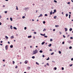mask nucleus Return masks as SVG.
Returning a JSON list of instances; mask_svg holds the SVG:
<instances>
[{"label": "nucleus", "mask_w": 73, "mask_h": 73, "mask_svg": "<svg viewBox=\"0 0 73 73\" xmlns=\"http://www.w3.org/2000/svg\"><path fill=\"white\" fill-rule=\"evenodd\" d=\"M38 53V51L37 50H35L33 52V54H35Z\"/></svg>", "instance_id": "nucleus-1"}, {"label": "nucleus", "mask_w": 73, "mask_h": 73, "mask_svg": "<svg viewBox=\"0 0 73 73\" xmlns=\"http://www.w3.org/2000/svg\"><path fill=\"white\" fill-rule=\"evenodd\" d=\"M5 49L6 50H7L8 49V45H7L5 47Z\"/></svg>", "instance_id": "nucleus-2"}, {"label": "nucleus", "mask_w": 73, "mask_h": 73, "mask_svg": "<svg viewBox=\"0 0 73 73\" xmlns=\"http://www.w3.org/2000/svg\"><path fill=\"white\" fill-rule=\"evenodd\" d=\"M50 15H52V11H51L50 12Z\"/></svg>", "instance_id": "nucleus-3"}, {"label": "nucleus", "mask_w": 73, "mask_h": 73, "mask_svg": "<svg viewBox=\"0 0 73 73\" xmlns=\"http://www.w3.org/2000/svg\"><path fill=\"white\" fill-rule=\"evenodd\" d=\"M42 14H40V16L38 17H42Z\"/></svg>", "instance_id": "nucleus-4"}, {"label": "nucleus", "mask_w": 73, "mask_h": 73, "mask_svg": "<svg viewBox=\"0 0 73 73\" xmlns=\"http://www.w3.org/2000/svg\"><path fill=\"white\" fill-rule=\"evenodd\" d=\"M28 38H32V36L31 35L29 36H28Z\"/></svg>", "instance_id": "nucleus-5"}, {"label": "nucleus", "mask_w": 73, "mask_h": 73, "mask_svg": "<svg viewBox=\"0 0 73 73\" xmlns=\"http://www.w3.org/2000/svg\"><path fill=\"white\" fill-rule=\"evenodd\" d=\"M65 32H66L67 31H68V29L66 28H65Z\"/></svg>", "instance_id": "nucleus-6"}, {"label": "nucleus", "mask_w": 73, "mask_h": 73, "mask_svg": "<svg viewBox=\"0 0 73 73\" xmlns=\"http://www.w3.org/2000/svg\"><path fill=\"white\" fill-rule=\"evenodd\" d=\"M14 38V36H11V39H12V38Z\"/></svg>", "instance_id": "nucleus-7"}, {"label": "nucleus", "mask_w": 73, "mask_h": 73, "mask_svg": "<svg viewBox=\"0 0 73 73\" xmlns=\"http://www.w3.org/2000/svg\"><path fill=\"white\" fill-rule=\"evenodd\" d=\"M27 62H28V61L27 60H26L25 61V63L26 64H27Z\"/></svg>", "instance_id": "nucleus-8"}, {"label": "nucleus", "mask_w": 73, "mask_h": 73, "mask_svg": "<svg viewBox=\"0 0 73 73\" xmlns=\"http://www.w3.org/2000/svg\"><path fill=\"white\" fill-rule=\"evenodd\" d=\"M40 35H41V36H45V34H41Z\"/></svg>", "instance_id": "nucleus-9"}, {"label": "nucleus", "mask_w": 73, "mask_h": 73, "mask_svg": "<svg viewBox=\"0 0 73 73\" xmlns=\"http://www.w3.org/2000/svg\"><path fill=\"white\" fill-rule=\"evenodd\" d=\"M55 27H56V28H57L58 27H59V25H56Z\"/></svg>", "instance_id": "nucleus-10"}, {"label": "nucleus", "mask_w": 73, "mask_h": 73, "mask_svg": "<svg viewBox=\"0 0 73 73\" xmlns=\"http://www.w3.org/2000/svg\"><path fill=\"white\" fill-rule=\"evenodd\" d=\"M13 29H15L16 30H17V28L15 27H14Z\"/></svg>", "instance_id": "nucleus-11"}, {"label": "nucleus", "mask_w": 73, "mask_h": 73, "mask_svg": "<svg viewBox=\"0 0 73 73\" xmlns=\"http://www.w3.org/2000/svg\"><path fill=\"white\" fill-rule=\"evenodd\" d=\"M44 44H45V42H43L41 43V44L42 45H44Z\"/></svg>", "instance_id": "nucleus-12"}, {"label": "nucleus", "mask_w": 73, "mask_h": 73, "mask_svg": "<svg viewBox=\"0 0 73 73\" xmlns=\"http://www.w3.org/2000/svg\"><path fill=\"white\" fill-rule=\"evenodd\" d=\"M12 28H13V27L12 26V25H11L10 26V28L11 29H12Z\"/></svg>", "instance_id": "nucleus-13"}, {"label": "nucleus", "mask_w": 73, "mask_h": 73, "mask_svg": "<svg viewBox=\"0 0 73 73\" xmlns=\"http://www.w3.org/2000/svg\"><path fill=\"white\" fill-rule=\"evenodd\" d=\"M10 46V48H13V45H11Z\"/></svg>", "instance_id": "nucleus-14"}, {"label": "nucleus", "mask_w": 73, "mask_h": 73, "mask_svg": "<svg viewBox=\"0 0 73 73\" xmlns=\"http://www.w3.org/2000/svg\"><path fill=\"white\" fill-rule=\"evenodd\" d=\"M52 46V44H50L48 45V46L50 47V46Z\"/></svg>", "instance_id": "nucleus-15"}, {"label": "nucleus", "mask_w": 73, "mask_h": 73, "mask_svg": "<svg viewBox=\"0 0 73 73\" xmlns=\"http://www.w3.org/2000/svg\"><path fill=\"white\" fill-rule=\"evenodd\" d=\"M5 38H7V39L8 38V36H5Z\"/></svg>", "instance_id": "nucleus-16"}, {"label": "nucleus", "mask_w": 73, "mask_h": 73, "mask_svg": "<svg viewBox=\"0 0 73 73\" xmlns=\"http://www.w3.org/2000/svg\"><path fill=\"white\" fill-rule=\"evenodd\" d=\"M69 31H72V28L70 29H69Z\"/></svg>", "instance_id": "nucleus-17"}, {"label": "nucleus", "mask_w": 73, "mask_h": 73, "mask_svg": "<svg viewBox=\"0 0 73 73\" xmlns=\"http://www.w3.org/2000/svg\"><path fill=\"white\" fill-rule=\"evenodd\" d=\"M54 19H56V18H57V16H55L54 17Z\"/></svg>", "instance_id": "nucleus-18"}, {"label": "nucleus", "mask_w": 73, "mask_h": 73, "mask_svg": "<svg viewBox=\"0 0 73 73\" xmlns=\"http://www.w3.org/2000/svg\"><path fill=\"white\" fill-rule=\"evenodd\" d=\"M10 20H11V21H13V20H12V18H10Z\"/></svg>", "instance_id": "nucleus-19"}, {"label": "nucleus", "mask_w": 73, "mask_h": 73, "mask_svg": "<svg viewBox=\"0 0 73 73\" xmlns=\"http://www.w3.org/2000/svg\"><path fill=\"white\" fill-rule=\"evenodd\" d=\"M71 15L70 14L69 15V19H70V16Z\"/></svg>", "instance_id": "nucleus-20"}, {"label": "nucleus", "mask_w": 73, "mask_h": 73, "mask_svg": "<svg viewBox=\"0 0 73 73\" xmlns=\"http://www.w3.org/2000/svg\"><path fill=\"white\" fill-rule=\"evenodd\" d=\"M66 17H67L68 16V14H66Z\"/></svg>", "instance_id": "nucleus-21"}, {"label": "nucleus", "mask_w": 73, "mask_h": 73, "mask_svg": "<svg viewBox=\"0 0 73 73\" xmlns=\"http://www.w3.org/2000/svg\"><path fill=\"white\" fill-rule=\"evenodd\" d=\"M69 49H72V47L71 46H70L69 47Z\"/></svg>", "instance_id": "nucleus-22"}, {"label": "nucleus", "mask_w": 73, "mask_h": 73, "mask_svg": "<svg viewBox=\"0 0 73 73\" xmlns=\"http://www.w3.org/2000/svg\"><path fill=\"white\" fill-rule=\"evenodd\" d=\"M39 52H40V53H42V50H40L39 51Z\"/></svg>", "instance_id": "nucleus-23"}, {"label": "nucleus", "mask_w": 73, "mask_h": 73, "mask_svg": "<svg viewBox=\"0 0 73 73\" xmlns=\"http://www.w3.org/2000/svg\"><path fill=\"white\" fill-rule=\"evenodd\" d=\"M59 54H61V52L60 51H59Z\"/></svg>", "instance_id": "nucleus-24"}, {"label": "nucleus", "mask_w": 73, "mask_h": 73, "mask_svg": "<svg viewBox=\"0 0 73 73\" xmlns=\"http://www.w3.org/2000/svg\"><path fill=\"white\" fill-rule=\"evenodd\" d=\"M32 58L34 59V58H35V56H32Z\"/></svg>", "instance_id": "nucleus-25"}, {"label": "nucleus", "mask_w": 73, "mask_h": 73, "mask_svg": "<svg viewBox=\"0 0 73 73\" xmlns=\"http://www.w3.org/2000/svg\"><path fill=\"white\" fill-rule=\"evenodd\" d=\"M36 64L38 65H39V64H38V63L37 62H36Z\"/></svg>", "instance_id": "nucleus-26"}, {"label": "nucleus", "mask_w": 73, "mask_h": 73, "mask_svg": "<svg viewBox=\"0 0 73 73\" xmlns=\"http://www.w3.org/2000/svg\"><path fill=\"white\" fill-rule=\"evenodd\" d=\"M54 12H56V9L54 10Z\"/></svg>", "instance_id": "nucleus-27"}, {"label": "nucleus", "mask_w": 73, "mask_h": 73, "mask_svg": "<svg viewBox=\"0 0 73 73\" xmlns=\"http://www.w3.org/2000/svg\"><path fill=\"white\" fill-rule=\"evenodd\" d=\"M46 31V29H44L43 30V32L44 31Z\"/></svg>", "instance_id": "nucleus-28"}, {"label": "nucleus", "mask_w": 73, "mask_h": 73, "mask_svg": "<svg viewBox=\"0 0 73 73\" xmlns=\"http://www.w3.org/2000/svg\"><path fill=\"white\" fill-rule=\"evenodd\" d=\"M17 67H18V66H16L15 67V68H16V69H17Z\"/></svg>", "instance_id": "nucleus-29"}, {"label": "nucleus", "mask_w": 73, "mask_h": 73, "mask_svg": "<svg viewBox=\"0 0 73 73\" xmlns=\"http://www.w3.org/2000/svg\"><path fill=\"white\" fill-rule=\"evenodd\" d=\"M54 69L55 70H57V68H56V67H54Z\"/></svg>", "instance_id": "nucleus-30"}, {"label": "nucleus", "mask_w": 73, "mask_h": 73, "mask_svg": "<svg viewBox=\"0 0 73 73\" xmlns=\"http://www.w3.org/2000/svg\"><path fill=\"white\" fill-rule=\"evenodd\" d=\"M34 34H36V33H36V32H34Z\"/></svg>", "instance_id": "nucleus-31"}, {"label": "nucleus", "mask_w": 73, "mask_h": 73, "mask_svg": "<svg viewBox=\"0 0 73 73\" xmlns=\"http://www.w3.org/2000/svg\"><path fill=\"white\" fill-rule=\"evenodd\" d=\"M54 1L55 3H57V1H56V0H54Z\"/></svg>", "instance_id": "nucleus-32"}, {"label": "nucleus", "mask_w": 73, "mask_h": 73, "mask_svg": "<svg viewBox=\"0 0 73 73\" xmlns=\"http://www.w3.org/2000/svg\"><path fill=\"white\" fill-rule=\"evenodd\" d=\"M24 29L25 30H26V29H27V27H25Z\"/></svg>", "instance_id": "nucleus-33"}, {"label": "nucleus", "mask_w": 73, "mask_h": 73, "mask_svg": "<svg viewBox=\"0 0 73 73\" xmlns=\"http://www.w3.org/2000/svg\"><path fill=\"white\" fill-rule=\"evenodd\" d=\"M45 23H46L45 21H43V24H45Z\"/></svg>", "instance_id": "nucleus-34"}, {"label": "nucleus", "mask_w": 73, "mask_h": 73, "mask_svg": "<svg viewBox=\"0 0 73 73\" xmlns=\"http://www.w3.org/2000/svg\"><path fill=\"white\" fill-rule=\"evenodd\" d=\"M49 60V57H48V58H47L46 59V60Z\"/></svg>", "instance_id": "nucleus-35"}, {"label": "nucleus", "mask_w": 73, "mask_h": 73, "mask_svg": "<svg viewBox=\"0 0 73 73\" xmlns=\"http://www.w3.org/2000/svg\"><path fill=\"white\" fill-rule=\"evenodd\" d=\"M62 70H64V68L63 67H62Z\"/></svg>", "instance_id": "nucleus-36"}, {"label": "nucleus", "mask_w": 73, "mask_h": 73, "mask_svg": "<svg viewBox=\"0 0 73 73\" xmlns=\"http://www.w3.org/2000/svg\"><path fill=\"white\" fill-rule=\"evenodd\" d=\"M13 64H15V62L14 61H13Z\"/></svg>", "instance_id": "nucleus-37"}, {"label": "nucleus", "mask_w": 73, "mask_h": 73, "mask_svg": "<svg viewBox=\"0 0 73 73\" xmlns=\"http://www.w3.org/2000/svg\"><path fill=\"white\" fill-rule=\"evenodd\" d=\"M48 16V15H47L46 14H45V16Z\"/></svg>", "instance_id": "nucleus-38"}, {"label": "nucleus", "mask_w": 73, "mask_h": 73, "mask_svg": "<svg viewBox=\"0 0 73 73\" xmlns=\"http://www.w3.org/2000/svg\"><path fill=\"white\" fill-rule=\"evenodd\" d=\"M67 4H70V2H68L67 3Z\"/></svg>", "instance_id": "nucleus-39"}, {"label": "nucleus", "mask_w": 73, "mask_h": 73, "mask_svg": "<svg viewBox=\"0 0 73 73\" xmlns=\"http://www.w3.org/2000/svg\"><path fill=\"white\" fill-rule=\"evenodd\" d=\"M7 12H7V11H5V13H7Z\"/></svg>", "instance_id": "nucleus-40"}, {"label": "nucleus", "mask_w": 73, "mask_h": 73, "mask_svg": "<svg viewBox=\"0 0 73 73\" xmlns=\"http://www.w3.org/2000/svg\"><path fill=\"white\" fill-rule=\"evenodd\" d=\"M50 41H52V39H50Z\"/></svg>", "instance_id": "nucleus-41"}, {"label": "nucleus", "mask_w": 73, "mask_h": 73, "mask_svg": "<svg viewBox=\"0 0 73 73\" xmlns=\"http://www.w3.org/2000/svg\"><path fill=\"white\" fill-rule=\"evenodd\" d=\"M44 37H46V38L48 37V36H44Z\"/></svg>", "instance_id": "nucleus-42"}, {"label": "nucleus", "mask_w": 73, "mask_h": 73, "mask_svg": "<svg viewBox=\"0 0 73 73\" xmlns=\"http://www.w3.org/2000/svg\"><path fill=\"white\" fill-rule=\"evenodd\" d=\"M23 19H25V16H23L22 17Z\"/></svg>", "instance_id": "nucleus-43"}, {"label": "nucleus", "mask_w": 73, "mask_h": 73, "mask_svg": "<svg viewBox=\"0 0 73 73\" xmlns=\"http://www.w3.org/2000/svg\"><path fill=\"white\" fill-rule=\"evenodd\" d=\"M16 9L17 10H18V8H17V6H16Z\"/></svg>", "instance_id": "nucleus-44"}, {"label": "nucleus", "mask_w": 73, "mask_h": 73, "mask_svg": "<svg viewBox=\"0 0 73 73\" xmlns=\"http://www.w3.org/2000/svg\"><path fill=\"white\" fill-rule=\"evenodd\" d=\"M54 53V52H52V53L51 54V55H52V54H53Z\"/></svg>", "instance_id": "nucleus-45"}, {"label": "nucleus", "mask_w": 73, "mask_h": 73, "mask_svg": "<svg viewBox=\"0 0 73 73\" xmlns=\"http://www.w3.org/2000/svg\"><path fill=\"white\" fill-rule=\"evenodd\" d=\"M28 68H29V69H30L31 67H28Z\"/></svg>", "instance_id": "nucleus-46"}, {"label": "nucleus", "mask_w": 73, "mask_h": 73, "mask_svg": "<svg viewBox=\"0 0 73 73\" xmlns=\"http://www.w3.org/2000/svg\"><path fill=\"white\" fill-rule=\"evenodd\" d=\"M70 39H73V38L72 37H70Z\"/></svg>", "instance_id": "nucleus-47"}, {"label": "nucleus", "mask_w": 73, "mask_h": 73, "mask_svg": "<svg viewBox=\"0 0 73 73\" xmlns=\"http://www.w3.org/2000/svg\"><path fill=\"white\" fill-rule=\"evenodd\" d=\"M65 42H63L62 43V44H64Z\"/></svg>", "instance_id": "nucleus-48"}, {"label": "nucleus", "mask_w": 73, "mask_h": 73, "mask_svg": "<svg viewBox=\"0 0 73 73\" xmlns=\"http://www.w3.org/2000/svg\"><path fill=\"white\" fill-rule=\"evenodd\" d=\"M71 61H73V58H72L71 59Z\"/></svg>", "instance_id": "nucleus-49"}, {"label": "nucleus", "mask_w": 73, "mask_h": 73, "mask_svg": "<svg viewBox=\"0 0 73 73\" xmlns=\"http://www.w3.org/2000/svg\"><path fill=\"white\" fill-rule=\"evenodd\" d=\"M45 57V56L44 55H42V57Z\"/></svg>", "instance_id": "nucleus-50"}, {"label": "nucleus", "mask_w": 73, "mask_h": 73, "mask_svg": "<svg viewBox=\"0 0 73 73\" xmlns=\"http://www.w3.org/2000/svg\"><path fill=\"white\" fill-rule=\"evenodd\" d=\"M50 51H52V50L51 49H50Z\"/></svg>", "instance_id": "nucleus-51"}, {"label": "nucleus", "mask_w": 73, "mask_h": 73, "mask_svg": "<svg viewBox=\"0 0 73 73\" xmlns=\"http://www.w3.org/2000/svg\"><path fill=\"white\" fill-rule=\"evenodd\" d=\"M63 37H64V38H65V36L64 35H63Z\"/></svg>", "instance_id": "nucleus-52"}, {"label": "nucleus", "mask_w": 73, "mask_h": 73, "mask_svg": "<svg viewBox=\"0 0 73 73\" xmlns=\"http://www.w3.org/2000/svg\"><path fill=\"white\" fill-rule=\"evenodd\" d=\"M72 64L70 65V66H72Z\"/></svg>", "instance_id": "nucleus-53"}, {"label": "nucleus", "mask_w": 73, "mask_h": 73, "mask_svg": "<svg viewBox=\"0 0 73 73\" xmlns=\"http://www.w3.org/2000/svg\"><path fill=\"white\" fill-rule=\"evenodd\" d=\"M3 7H5V5H3Z\"/></svg>", "instance_id": "nucleus-54"}, {"label": "nucleus", "mask_w": 73, "mask_h": 73, "mask_svg": "<svg viewBox=\"0 0 73 73\" xmlns=\"http://www.w3.org/2000/svg\"><path fill=\"white\" fill-rule=\"evenodd\" d=\"M47 65L48 66H49V64H48V63H47Z\"/></svg>", "instance_id": "nucleus-55"}, {"label": "nucleus", "mask_w": 73, "mask_h": 73, "mask_svg": "<svg viewBox=\"0 0 73 73\" xmlns=\"http://www.w3.org/2000/svg\"><path fill=\"white\" fill-rule=\"evenodd\" d=\"M1 43H3V41H1Z\"/></svg>", "instance_id": "nucleus-56"}, {"label": "nucleus", "mask_w": 73, "mask_h": 73, "mask_svg": "<svg viewBox=\"0 0 73 73\" xmlns=\"http://www.w3.org/2000/svg\"><path fill=\"white\" fill-rule=\"evenodd\" d=\"M3 61L4 62V61H5V59L3 60Z\"/></svg>", "instance_id": "nucleus-57"}, {"label": "nucleus", "mask_w": 73, "mask_h": 73, "mask_svg": "<svg viewBox=\"0 0 73 73\" xmlns=\"http://www.w3.org/2000/svg\"><path fill=\"white\" fill-rule=\"evenodd\" d=\"M1 25V23L0 22V25Z\"/></svg>", "instance_id": "nucleus-58"}, {"label": "nucleus", "mask_w": 73, "mask_h": 73, "mask_svg": "<svg viewBox=\"0 0 73 73\" xmlns=\"http://www.w3.org/2000/svg\"><path fill=\"white\" fill-rule=\"evenodd\" d=\"M59 33H60V34L61 35V32H59Z\"/></svg>", "instance_id": "nucleus-59"}, {"label": "nucleus", "mask_w": 73, "mask_h": 73, "mask_svg": "<svg viewBox=\"0 0 73 73\" xmlns=\"http://www.w3.org/2000/svg\"><path fill=\"white\" fill-rule=\"evenodd\" d=\"M55 29H54L53 30V31H55Z\"/></svg>", "instance_id": "nucleus-60"}, {"label": "nucleus", "mask_w": 73, "mask_h": 73, "mask_svg": "<svg viewBox=\"0 0 73 73\" xmlns=\"http://www.w3.org/2000/svg\"><path fill=\"white\" fill-rule=\"evenodd\" d=\"M32 20L33 21H35V20L34 19H32Z\"/></svg>", "instance_id": "nucleus-61"}, {"label": "nucleus", "mask_w": 73, "mask_h": 73, "mask_svg": "<svg viewBox=\"0 0 73 73\" xmlns=\"http://www.w3.org/2000/svg\"><path fill=\"white\" fill-rule=\"evenodd\" d=\"M35 5V4H34V3H33V6Z\"/></svg>", "instance_id": "nucleus-62"}, {"label": "nucleus", "mask_w": 73, "mask_h": 73, "mask_svg": "<svg viewBox=\"0 0 73 73\" xmlns=\"http://www.w3.org/2000/svg\"><path fill=\"white\" fill-rule=\"evenodd\" d=\"M0 44L1 45V46L3 45V44Z\"/></svg>", "instance_id": "nucleus-63"}, {"label": "nucleus", "mask_w": 73, "mask_h": 73, "mask_svg": "<svg viewBox=\"0 0 73 73\" xmlns=\"http://www.w3.org/2000/svg\"><path fill=\"white\" fill-rule=\"evenodd\" d=\"M8 43H9V44H10V42H8Z\"/></svg>", "instance_id": "nucleus-64"}]
</instances>
